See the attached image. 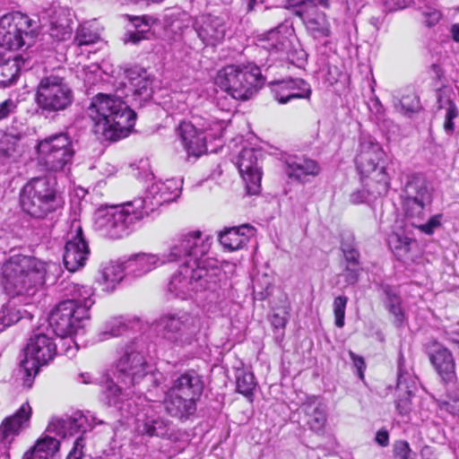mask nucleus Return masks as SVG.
<instances>
[{
	"label": "nucleus",
	"instance_id": "nucleus-25",
	"mask_svg": "<svg viewBox=\"0 0 459 459\" xmlns=\"http://www.w3.org/2000/svg\"><path fill=\"white\" fill-rule=\"evenodd\" d=\"M285 174L297 183L305 184L307 177H316L320 172L319 164L305 156H290L285 159Z\"/></svg>",
	"mask_w": 459,
	"mask_h": 459
},
{
	"label": "nucleus",
	"instance_id": "nucleus-57",
	"mask_svg": "<svg viewBox=\"0 0 459 459\" xmlns=\"http://www.w3.org/2000/svg\"><path fill=\"white\" fill-rule=\"evenodd\" d=\"M422 14L424 16L423 22L428 27L436 25L441 18V13L438 10L431 7H427L423 11Z\"/></svg>",
	"mask_w": 459,
	"mask_h": 459
},
{
	"label": "nucleus",
	"instance_id": "nucleus-38",
	"mask_svg": "<svg viewBox=\"0 0 459 459\" xmlns=\"http://www.w3.org/2000/svg\"><path fill=\"white\" fill-rule=\"evenodd\" d=\"M381 289L385 296V306L389 313L394 316V324L399 327L404 319L399 291L396 287L389 284H382Z\"/></svg>",
	"mask_w": 459,
	"mask_h": 459
},
{
	"label": "nucleus",
	"instance_id": "nucleus-8",
	"mask_svg": "<svg viewBox=\"0 0 459 459\" xmlns=\"http://www.w3.org/2000/svg\"><path fill=\"white\" fill-rule=\"evenodd\" d=\"M215 83L233 99L246 100L264 85L265 77L254 63L230 65L218 72Z\"/></svg>",
	"mask_w": 459,
	"mask_h": 459
},
{
	"label": "nucleus",
	"instance_id": "nucleus-4",
	"mask_svg": "<svg viewBox=\"0 0 459 459\" xmlns=\"http://www.w3.org/2000/svg\"><path fill=\"white\" fill-rule=\"evenodd\" d=\"M1 270L0 283L4 292L16 297L34 293L45 282L46 272L58 271V267L33 256L14 255L3 264Z\"/></svg>",
	"mask_w": 459,
	"mask_h": 459
},
{
	"label": "nucleus",
	"instance_id": "nucleus-31",
	"mask_svg": "<svg viewBox=\"0 0 459 459\" xmlns=\"http://www.w3.org/2000/svg\"><path fill=\"white\" fill-rule=\"evenodd\" d=\"M169 292L175 298L186 300L191 299L198 291L194 286V281L190 273L189 265L181 264L177 273H175L169 284Z\"/></svg>",
	"mask_w": 459,
	"mask_h": 459
},
{
	"label": "nucleus",
	"instance_id": "nucleus-11",
	"mask_svg": "<svg viewBox=\"0 0 459 459\" xmlns=\"http://www.w3.org/2000/svg\"><path fill=\"white\" fill-rule=\"evenodd\" d=\"M74 100V90L64 77L51 74L39 81L36 101L46 116L65 112L73 106Z\"/></svg>",
	"mask_w": 459,
	"mask_h": 459
},
{
	"label": "nucleus",
	"instance_id": "nucleus-61",
	"mask_svg": "<svg viewBox=\"0 0 459 459\" xmlns=\"http://www.w3.org/2000/svg\"><path fill=\"white\" fill-rule=\"evenodd\" d=\"M437 104L438 109H445L446 111L448 110L450 105H455L450 96L441 90L437 92Z\"/></svg>",
	"mask_w": 459,
	"mask_h": 459
},
{
	"label": "nucleus",
	"instance_id": "nucleus-52",
	"mask_svg": "<svg viewBox=\"0 0 459 459\" xmlns=\"http://www.w3.org/2000/svg\"><path fill=\"white\" fill-rule=\"evenodd\" d=\"M19 320L20 316L14 309H12L6 306H3L0 310V333Z\"/></svg>",
	"mask_w": 459,
	"mask_h": 459
},
{
	"label": "nucleus",
	"instance_id": "nucleus-16",
	"mask_svg": "<svg viewBox=\"0 0 459 459\" xmlns=\"http://www.w3.org/2000/svg\"><path fill=\"white\" fill-rule=\"evenodd\" d=\"M90 319L85 308H76L72 301H61L51 311L48 325L52 332L62 339L83 332L85 321Z\"/></svg>",
	"mask_w": 459,
	"mask_h": 459
},
{
	"label": "nucleus",
	"instance_id": "nucleus-60",
	"mask_svg": "<svg viewBox=\"0 0 459 459\" xmlns=\"http://www.w3.org/2000/svg\"><path fill=\"white\" fill-rule=\"evenodd\" d=\"M349 355L353 362L354 368L357 369V374L360 379L364 378V370L366 368L365 360L361 356L355 354L353 351H350Z\"/></svg>",
	"mask_w": 459,
	"mask_h": 459
},
{
	"label": "nucleus",
	"instance_id": "nucleus-37",
	"mask_svg": "<svg viewBox=\"0 0 459 459\" xmlns=\"http://www.w3.org/2000/svg\"><path fill=\"white\" fill-rule=\"evenodd\" d=\"M60 441L46 435L37 440L22 459H59Z\"/></svg>",
	"mask_w": 459,
	"mask_h": 459
},
{
	"label": "nucleus",
	"instance_id": "nucleus-30",
	"mask_svg": "<svg viewBox=\"0 0 459 459\" xmlns=\"http://www.w3.org/2000/svg\"><path fill=\"white\" fill-rule=\"evenodd\" d=\"M168 263L169 261L166 253L160 255L139 253L126 260L125 266L127 268V273L138 277Z\"/></svg>",
	"mask_w": 459,
	"mask_h": 459
},
{
	"label": "nucleus",
	"instance_id": "nucleus-41",
	"mask_svg": "<svg viewBox=\"0 0 459 459\" xmlns=\"http://www.w3.org/2000/svg\"><path fill=\"white\" fill-rule=\"evenodd\" d=\"M388 243L394 255L402 260L410 253L411 245L415 244V240L399 233H393L389 237Z\"/></svg>",
	"mask_w": 459,
	"mask_h": 459
},
{
	"label": "nucleus",
	"instance_id": "nucleus-12",
	"mask_svg": "<svg viewBox=\"0 0 459 459\" xmlns=\"http://www.w3.org/2000/svg\"><path fill=\"white\" fill-rule=\"evenodd\" d=\"M102 420H97L96 417L90 411L82 413L76 411L71 416L65 418L53 419L47 427V431L54 433L57 437H66L67 436H74L81 433L74 443L72 450L69 452L65 459H81L83 455V448L85 446L82 435L91 431L94 425L103 424Z\"/></svg>",
	"mask_w": 459,
	"mask_h": 459
},
{
	"label": "nucleus",
	"instance_id": "nucleus-14",
	"mask_svg": "<svg viewBox=\"0 0 459 459\" xmlns=\"http://www.w3.org/2000/svg\"><path fill=\"white\" fill-rule=\"evenodd\" d=\"M38 152L47 170L60 171L72 162L75 154L74 143L66 132L55 134L39 142Z\"/></svg>",
	"mask_w": 459,
	"mask_h": 459
},
{
	"label": "nucleus",
	"instance_id": "nucleus-51",
	"mask_svg": "<svg viewBox=\"0 0 459 459\" xmlns=\"http://www.w3.org/2000/svg\"><path fill=\"white\" fill-rule=\"evenodd\" d=\"M291 85L290 90L293 93H296L298 96H295L296 99H305L309 100L312 90L308 82L300 78H291Z\"/></svg>",
	"mask_w": 459,
	"mask_h": 459
},
{
	"label": "nucleus",
	"instance_id": "nucleus-43",
	"mask_svg": "<svg viewBox=\"0 0 459 459\" xmlns=\"http://www.w3.org/2000/svg\"><path fill=\"white\" fill-rule=\"evenodd\" d=\"M291 78L283 79L281 81L271 82L272 91L274 99L280 104H286L292 100H295L296 93H293L290 90Z\"/></svg>",
	"mask_w": 459,
	"mask_h": 459
},
{
	"label": "nucleus",
	"instance_id": "nucleus-9",
	"mask_svg": "<svg viewBox=\"0 0 459 459\" xmlns=\"http://www.w3.org/2000/svg\"><path fill=\"white\" fill-rule=\"evenodd\" d=\"M160 338L177 349H186L197 343L203 326L202 318L186 311L169 312L156 321Z\"/></svg>",
	"mask_w": 459,
	"mask_h": 459
},
{
	"label": "nucleus",
	"instance_id": "nucleus-62",
	"mask_svg": "<svg viewBox=\"0 0 459 459\" xmlns=\"http://www.w3.org/2000/svg\"><path fill=\"white\" fill-rule=\"evenodd\" d=\"M447 341L455 345V349L459 348V328L452 327L445 331Z\"/></svg>",
	"mask_w": 459,
	"mask_h": 459
},
{
	"label": "nucleus",
	"instance_id": "nucleus-29",
	"mask_svg": "<svg viewBox=\"0 0 459 459\" xmlns=\"http://www.w3.org/2000/svg\"><path fill=\"white\" fill-rule=\"evenodd\" d=\"M204 389L203 377L195 369H188L172 380L169 390L199 401Z\"/></svg>",
	"mask_w": 459,
	"mask_h": 459
},
{
	"label": "nucleus",
	"instance_id": "nucleus-39",
	"mask_svg": "<svg viewBox=\"0 0 459 459\" xmlns=\"http://www.w3.org/2000/svg\"><path fill=\"white\" fill-rule=\"evenodd\" d=\"M67 290L71 298L65 301H72L76 306V308H85L86 314H89V309L95 302L92 299L93 289L87 285L71 283Z\"/></svg>",
	"mask_w": 459,
	"mask_h": 459
},
{
	"label": "nucleus",
	"instance_id": "nucleus-13",
	"mask_svg": "<svg viewBox=\"0 0 459 459\" xmlns=\"http://www.w3.org/2000/svg\"><path fill=\"white\" fill-rule=\"evenodd\" d=\"M36 36L34 22L28 15L15 12L1 17L0 47L9 50L30 48Z\"/></svg>",
	"mask_w": 459,
	"mask_h": 459
},
{
	"label": "nucleus",
	"instance_id": "nucleus-59",
	"mask_svg": "<svg viewBox=\"0 0 459 459\" xmlns=\"http://www.w3.org/2000/svg\"><path fill=\"white\" fill-rule=\"evenodd\" d=\"M395 455L399 459H411V450L409 443L406 441H400L394 447Z\"/></svg>",
	"mask_w": 459,
	"mask_h": 459
},
{
	"label": "nucleus",
	"instance_id": "nucleus-23",
	"mask_svg": "<svg viewBox=\"0 0 459 459\" xmlns=\"http://www.w3.org/2000/svg\"><path fill=\"white\" fill-rule=\"evenodd\" d=\"M197 400L169 390L162 402L165 411L171 417L186 421L194 416L197 410Z\"/></svg>",
	"mask_w": 459,
	"mask_h": 459
},
{
	"label": "nucleus",
	"instance_id": "nucleus-1",
	"mask_svg": "<svg viewBox=\"0 0 459 459\" xmlns=\"http://www.w3.org/2000/svg\"><path fill=\"white\" fill-rule=\"evenodd\" d=\"M126 82H120L116 95L99 93L92 98L88 115L94 123L95 134L103 139L117 141L128 135L133 129L136 113L121 99L129 94L140 102L147 100L152 93V83L143 69H130L126 72Z\"/></svg>",
	"mask_w": 459,
	"mask_h": 459
},
{
	"label": "nucleus",
	"instance_id": "nucleus-49",
	"mask_svg": "<svg viewBox=\"0 0 459 459\" xmlns=\"http://www.w3.org/2000/svg\"><path fill=\"white\" fill-rule=\"evenodd\" d=\"M19 137L14 135H6L0 142V157L9 159L13 157L18 146Z\"/></svg>",
	"mask_w": 459,
	"mask_h": 459
},
{
	"label": "nucleus",
	"instance_id": "nucleus-42",
	"mask_svg": "<svg viewBox=\"0 0 459 459\" xmlns=\"http://www.w3.org/2000/svg\"><path fill=\"white\" fill-rule=\"evenodd\" d=\"M394 105L395 109L403 115H411L420 109V99L413 91H409L401 99H396Z\"/></svg>",
	"mask_w": 459,
	"mask_h": 459
},
{
	"label": "nucleus",
	"instance_id": "nucleus-55",
	"mask_svg": "<svg viewBox=\"0 0 459 459\" xmlns=\"http://www.w3.org/2000/svg\"><path fill=\"white\" fill-rule=\"evenodd\" d=\"M52 36L58 38L61 40L66 39L67 36H70L72 28L70 26V21L65 20V22L57 24L56 22H52Z\"/></svg>",
	"mask_w": 459,
	"mask_h": 459
},
{
	"label": "nucleus",
	"instance_id": "nucleus-45",
	"mask_svg": "<svg viewBox=\"0 0 459 459\" xmlns=\"http://www.w3.org/2000/svg\"><path fill=\"white\" fill-rule=\"evenodd\" d=\"M447 400L441 403V409L454 415H459V386H446Z\"/></svg>",
	"mask_w": 459,
	"mask_h": 459
},
{
	"label": "nucleus",
	"instance_id": "nucleus-15",
	"mask_svg": "<svg viewBox=\"0 0 459 459\" xmlns=\"http://www.w3.org/2000/svg\"><path fill=\"white\" fill-rule=\"evenodd\" d=\"M193 277L194 286L198 293H205L212 300L219 298L220 290L225 281V273L217 259L207 255L188 264Z\"/></svg>",
	"mask_w": 459,
	"mask_h": 459
},
{
	"label": "nucleus",
	"instance_id": "nucleus-18",
	"mask_svg": "<svg viewBox=\"0 0 459 459\" xmlns=\"http://www.w3.org/2000/svg\"><path fill=\"white\" fill-rule=\"evenodd\" d=\"M209 126L197 117L192 121H183L178 127V134L187 157L199 158L207 152L206 131Z\"/></svg>",
	"mask_w": 459,
	"mask_h": 459
},
{
	"label": "nucleus",
	"instance_id": "nucleus-24",
	"mask_svg": "<svg viewBox=\"0 0 459 459\" xmlns=\"http://www.w3.org/2000/svg\"><path fill=\"white\" fill-rule=\"evenodd\" d=\"M414 381L411 374L405 368V359L402 352L398 358V374L396 391L398 392L395 401L396 410L401 415H406L411 411L412 387Z\"/></svg>",
	"mask_w": 459,
	"mask_h": 459
},
{
	"label": "nucleus",
	"instance_id": "nucleus-44",
	"mask_svg": "<svg viewBox=\"0 0 459 459\" xmlns=\"http://www.w3.org/2000/svg\"><path fill=\"white\" fill-rule=\"evenodd\" d=\"M100 39L99 31L92 29L89 23H83L76 31L74 42L79 46H88L96 43Z\"/></svg>",
	"mask_w": 459,
	"mask_h": 459
},
{
	"label": "nucleus",
	"instance_id": "nucleus-19",
	"mask_svg": "<svg viewBox=\"0 0 459 459\" xmlns=\"http://www.w3.org/2000/svg\"><path fill=\"white\" fill-rule=\"evenodd\" d=\"M90 255V248L84 238L82 229L79 222L74 221L68 233L63 260L65 268L75 272L83 267Z\"/></svg>",
	"mask_w": 459,
	"mask_h": 459
},
{
	"label": "nucleus",
	"instance_id": "nucleus-5",
	"mask_svg": "<svg viewBox=\"0 0 459 459\" xmlns=\"http://www.w3.org/2000/svg\"><path fill=\"white\" fill-rule=\"evenodd\" d=\"M401 200L406 220L421 232L431 235L435 229L441 225V215L439 214L433 215L426 222H423L432 203V195L422 176L412 174L407 178Z\"/></svg>",
	"mask_w": 459,
	"mask_h": 459
},
{
	"label": "nucleus",
	"instance_id": "nucleus-20",
	"mask_svg": "<svg viewBox=\"0 0 459 459\" xmlns=\"http://www.w3.org/2000/svg\"><path fill=\"white\" fill-rule=\"evenodd\" d=\"M426 351L431 364L446 386H455L457 377L452 352L437 341L426 344Z\"/></svg>",
	"mask_w": 459,
	"mask_h": 459
},
{
	"label": "nucleus",
	"instance_id": "nucleus-40",
	"mask_svg": "<svg viewBox=\"0 0 459 459\" xmlns=\"http://www.w3.org/2000/svg\"><path fill=\"white\" fill-rule=\"evenodd\" d=\"M235 377L237 392L251 400L256 386L254 374L244 368H237Z\"/></svg>",
	"mask_w": 459,
	"mask_h": 459
},
{
	"label": "nucleus",
	"instance_id": "nucleus-17",
	"mask_svg": "<svg viewBox=\"0 0 459 459\" xmlns=\"http://www.w3.org/2000/svg\"><path fill=\"white\" fill-rule=\"evenodd\" d=\"M211 238L200 230L182 232L177 236L166 252L169 263L183 260V264H192L195 258L205 256L211 248Z\"/></svg>",
	"mask_w": 459,
	"mask_h": 459
},
{
	"label": "nucleus",
	"instance_id": "nucleus-10",
	"mask_svg": "<svg viewBox=\"0 0 459 459\" xmlns=\"http://www.w3.org/2000/svg\"><path fill=\"white\" fill-rule=\"evenodd\" d=\"M24 359L20 362L19 374L22 385L30 388L41 366L48 364L56 355V344L48 333L37 330L30 337L23 350Z\"/></svg>",
	"mask_w": 459,
	"mask_h": 459
},
{
	"label": "nucleus",
	"instance_id": "nucleus-22",
	"mask_svg": "<svg viewBox=\"0 0 459 459\" xmlns=\"http://www.w3.org/2000/svg\"><path fill=\"white\" fill-rule=\"evenodd\" d=\"M192 26L203 44L211 47H214L223 40L227 30L223 17L210 13L197 16Z\"/></svg>",
	"mask_w": 459,
	"mask_h": 459
},
{
	"label": "nucleus",
	"instance_id": "nucleus-35",
	"mask_svg": "<svg viewBox=\"0 0 459 459\" xmlns=\"http://www.w3.org/2000/svg\"><path fill=\"white\" fill-rule=\"evenodd\" d=\"M30 415L31 408L29 403H24L13 415L6 418L0 426V443H10L22 425L29 421Z\"/></svg>",
	"mask_w": 459,
	"mask_h": 459
},
{
	"label": "nucleus",
	"instance_id": "nucleus-58",
	"mask_svg": "<svg viewBox=\"0 0 459 459\" xmlns=\"http://www.w3.org/2000/svg\"><path fill=\"white\" fill-rule=\"evenodd\" d=\"M341 238V250L343 254H346L349 251L359 250L355 244V239L352 233L343 232Z\"/></svg>",
	"mask_w": 459,
	"mask_h": 459
},
{
	"label": "nucleus",
	"instance_id": "nucleus-64",
	"mask_svg": "<svg viewBox=\"0 0 459 459\" xmlns=\"http://www.w3.org/2000/svg\"><path fill=\"white\" fill-rule=\"evenodd\" d=\"M376 442L383 447L388 446V444H389L388 431L385 429L378 430L376 435Z\"/></svg>",
	"mask_w": 459,
	"mask_h": 459
},
{
	"label": "nucleus",
	"instance_id": "nucleus-54",
	"mask_svg": "<svg viewBox=\"0 0 459 459\" xmlns=\"http://www.w3.org/2000/svg\"><path fill=\"white\" fill-rule=\"evenodd\" d=\"M459 111L456 105H450L445 114L443 128L447 135H452L455 132L454 119L458 117Z\"/></svg>",
	"mask_w": 459,
	"mask_h": 459
},
{
	"label": "nucleus",
	"instance_id": "nucleus-53",
	"mask_svg": "<svg viewBox=\"0 0 459 459\" xmlns=\"http://www.w3.org/2000/svg\"><path fill=\"white\" fill-rule=\"evenodd\" d=\"M361 264H345L342 275L347 284L354 285L358 282L361 272Z\"/></svg>",
	"mask_w": 459,
	"mask_h": 459
},
{
	"label": "nucleus",
	"instance_id": "nucleus-56",
	"mask_svg": "<svg viewBox=\"0 0 459 459\" xmlns=\"http://www.w3.org/2000/svg\"><path fill=\"white\" fill-rule=\"evenodd\" d=\"M17 105L12 99H7L0 102V122L7 119L11 115L14 114Z\"/></svg>",
	"mask_w": 459,
	"mask_h": 459
},
{
	"label": "nucleus",
	"instance_id": "nucleus-50",
	"mask_svg": "<svg viewBox=\"0 0 459 459\" xmlns=\"http://www.w3.org/2000/svg\"><path fill=\"white\" fill-rule=\"evenodd\" d=\"M348 302L346 296H338L333 300V314L335 317V325L342 328L344 325L345 309Z\"/></svg>",
	"mask_w": 459,
	"mask_h": 459
},
{
	"label": "nucleus",
	"instance_id": "nucleus-48",
	"mask_svg": "<svg viewBox=\"0 0 459 459\" xmlns=\"http://www.w3.org/2000/svg\"><path fill=\"white\" fill-rule=\"evenodd\" d=\"M368 189H360L357 190L351 194L350 201L353 204H360L363 203L369 202L371 199H376L380 195H375L373 194V190L376 187V182L370 180L369 183L367 184Z\"/></svg>",
	"mask_w": 459,
	"mask_h": 459
},
{
	"label": "nucleus",
	"instance_id": "nucleus-34",
	"mask_svg": "<svg viewBox=\"0 0 459 459\" xmlns=\"http://www.w3.org/2000/svg\"><path fill=\"white\" fill-rule=\"evenodd\" d=\"M126 273H127V268L125 266V261H109L100 265L97 281L102 286V290L112 292L121 282Z\"/></svg>",
	"mask_w": 459,
	"mask_h": 459
},
{
	"label": "nucleus",
	"instance_id": "nucleus-3",
	"mask_svg": "<svg viewBox=\"0 0 459 459\" xmlns=\"http://www.w3.org/2000/svg\"><path fill=\"white\" fill-rule=\"evenodd\" d=\"M143 343L134 340L126 345L123 353L117 360L113 377L117 379L107 378L101 385L102 392L109 406H117L128 394L123 388H129L136 385L156 382L154 376L146 371V361L143 354Z\"/></svg>",
	"mask_w": 459,
	"mask_h": 459
},
{
	"label": "nucleus",
	"instance_id": "nucleus-47",
	"mask_svg": "<svg viewBox=\"0 0 459 459\" xmlns=\"http://www.w3.org/2000/svg\"><path fill=\"white\" fill-rule=\"evenodd\" d=\"M127 330V325L118 318L110 320L105 330L100 334L99 340L104 341L108 337H116L123 334Z\"/></svg>",
	"mask_w": 459,
	"mask_h": 459
},
{
	"label": "nucleus",
	"instance_id": "nucleus-6",
	"mask_svg": "<svg viewBox=\"0 0 459 459\" xmlns=\"http://www.w3.org/2000/svg\"><path fill=\"white\" fill-rule=\"evenodd\" d=\"M358 171L363 177L372 175L370 180L376 182L375 195H385L390 187L391 178L395 175L397 162L388 156L378 143L364 141L355 158Z\"/></svg>",
	"mask_w": 459,
	"mask_h": 459
},
{
	"label": "nucleus",
	"instance_id": "nucleus-2",
	"mask_svg": "<svg viewBox=\"0 0 459 459\" xmlns=\"http://www.w3.org/2000/svg\"><path fill=\"white\" fill-rule=\"evenodd\" d=\"M181 188L171 178L152 183L143 197L135 198L121 206L98 210L94 225L103 235L118 239L129 234L130 227L161 206L175 201Z\"/></svg>",
	"mask_w": 459,
	"mask_h": 459
},
{
	"label": "nucleus",
	"instance_id": "nucleus-27",
	"mask_svg": "<svg viewBox=\"0 0 459 459\" xmlns=\"http://www.w3.org/2000/svg\"><path fill=\"white\" fill-rule=\"evenodd\" d=\"M32 67L31 59L27 56H0V87L6 88L14 84L22 70Z\"/></svg>",
	"mask_w": 459,
	"mask_h": 459
},
{
	"label": "nucleus",
	"instance_id": "nucleus-7",
	"mask_svg": "<svg viewBox=\"0 0 459 459\" xmlns=\"http://www.w3.org/2000/svg\"><path fill=\"white\" fill-rule=\"evenodd\" d=\"M64 199L55 177L33 178L22 188L21 205L31 217L44 219L62 208Z\"/></svg>",
	"mask_w": 459,
	"mask_h": 459
},
{
	"label": "nucleus",
	"instance_id": "nucleus-33",
	"mask_svg": "<svg viewBox=\"0 0 459 459\" xmlns=\"http://www.w3.org/2000/svg\"><path fill=\"white\" fill-rule=\"evenodd\" d=\"M291 32L288 26L280 24L259 38L261 47L273 54H283L291 46Z\"/></svg>",
	"mask_w": 459,
	"mask_h": 459
},
{
	"label": "nucleus",
	"instance_id": "nucleus-26",
	"mask_svg": "<svg viewBox=\"0 0 459 459\" xmlns=\"http://www.w3.org/2000/svg\"><path fill=\"white\" fill-rule=\"evenodd\" d=\"M136 430L142 436L169 438L172 436V422L151 411L138 415Z\"/></svg>",
	"mask_w": 459,
	"mask_h": 459
},
{
	"label": "nucleus",
	"instance_id": "nucleus-21",
	"mask_svg": "<svg viewBox=\"0 0 459 459\" xmlns=\"http://www.w3.org/2000/svg\"><path fill=\"white\" fill-rule=\"evenodd\" d=\"M261 152L253 148L243 149L238 158L237 166L246 183L248 195H257L261 190L262 170L259 166Z\"/></svg>",
	"mask_w": 459,
	"mask_h": 459
},
{
	"label": "nucleus",
	"instance_id": "nucleus-36",
	"mask_svg": "<svg viewBox=\"0 0 459 459\" xmlns=\"http://www.w3.org/2000/svg\"><path fill=\"white\" fill-rule=\"evenodd\" d=\"M254 227L248 224L226 229L219 235V241L224 248L230 251L238 250L247 245L249 237L254 234Z\"/></svg>",
	"mask_w": 459,
	"mask_h": 459
},
{
	"label": "nucleus",
	"instance_id": "nucleus-63",
	"mask_svg": "<svg viewBox=\"0 0 459 459\" xmlns=\"http://www.w3.org/2000/svg\"><path fill=\"white\" fill-rule=\"evenodd\" d=\"M345 264H360V254L359 250L349 251L343 254Z\"/></svg>",
	"mask_w": 459,
	"mask_h": 459
},
{
	"label": "nucleus",
	"instance_id": "nucleus-46",
	"mask_svg": "<svg viewBox=\"0 0 459 459\" xmlns=\"http://www.w3.org/2000/svg\"><path fill=\"white\" fill-rule=\"evenodd\" d=\"M283 54L286 55L287 59L290 61V64L294 65L299 68H303L307 65V54L299 44H298V46H293L291 44L289 50H287Z\"/></svg>",
	"mask_w": 459,
	"mask_h": 459
},
{
	"label": "nucleus",
	"instance_id": "nucleus-32",
	"mask_svg": "<svg viewBox=\"0 0 459 459\" xmlns=\"http://www.w3.org/2000/svg\"><path fill=\"white\" fill-rule=\"evenodd\" d=\"M308 428L318 435H323L327 421L326 406L317 398L309 397L301 405Z\"/></svg>",
	"mask_w": 459,
	"mask_h": 459
},
{
	"label": "nucleus",
	"instance_id": "nucleus-28",
	"mask_svg": "<svg viewBox=\"0 0 459 459\" xmlns=\"http://www.w3.org/2000/svg\"><path fill=\"white\" fill-rule=\"evenodd\" d=\"M304 8L306 9H297L292 12L303 21L309 34L315 39L329 37L331 29L325 13L309 4Z\"/></svg>",
	"mask_w": 459,
	"mask_h": 459
}]
</instances>
